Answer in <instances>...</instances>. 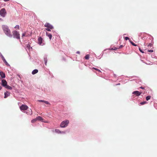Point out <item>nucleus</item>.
Returning a JSON list of instances; mask_svg holds the SVG:
<instances>
[{
	"instance_id": "obj_1",
	"label": "nucleus",
	"mask_w": 157,
	"mask_h": 157,
	"mask_svg": "<svg viewBox=\"0 0 157 157\" xmlns=\"http://www.w3.org/2000/svg\"><path fill=\"white\" fill-rule=\"evenodd\" d=\"M3 30L5 33L10 37H12V35L9 27L6 25H3L2 27Z\"/></svg>"
},
{
	"instance_id": "obj_2",
	"label": "nucleus",
	"mask_w": 157,
	"mask_h": 157,
	"mask_svg": "<svg viewBox=\"0 0 157 157\" xmlns=\"http://www.w3.org/2000/svg\"><path fill=\"white\" fill-rule=\"evenodd\" d=\"M12 33L13 38L17 39H20V35L18 32L16 30H14L12 31Z\"/></svg>"
},
{
	"instance_id": "obj_3",
	"label": "nucleus",
	"mask_w": 157,
	"mask_h": 157,
	"mask_svg": "<svg viewBox=\"0 0 157 157\" xmlns=\"http://www.w3.org/2000/svg\"><path fill=\"white\" fill-rule=\"evenodd\" d=\"M69 123V121L68 120H66L63 121L61 123L60 126L62 128L66 127Z\"/></svg>"
},
{
	"instance_id": "obj_4",
	"label": "nucleus",
	"mask_w": 157,
	"mask_h": 157,
	"mask_svg": "<svg viewBox=\"0 0 157 157\" xmlns=\"http://www.w3.org/2000/svg\"><path fill=\"white\" fill-rule=\"evenodd\" d=\"M6 11L5 8H2L0 10V15L2 17H4L6 14Z\"/></svg>"
},
{
	"instance_id": "obj_5",
	"label": "nucleus",
	"mask_w": 157,
	"mask_h": 157,
	"mask_svg": "<svg viewBox=\"0 0 157 157\" xmlns=\"http://www.w3.org/2000/svg\"><path fill=\"white\" fill-rule=\"evenodd\" d=\"M28 108V106L25 105H22L20 107V109L21 110H26Z\"/></svg>"
},
{
	"instance_id": "obj_6",
	"label": "nucleus",
	"mask_w": 157,
	"mask_h": 157,
	"mask_svg": "<svg viewBox=\"0 0 157 157\" xmlns=\"http://www.w3.org/2000/svg\"><path fill=\"white\" fill-rule=\"evenodd\" d=\"M44 26L47 28H50L51 29H53V27L52 25L48 23H47L44 25Z\"/></svg>"
},
{
	"instance_id": "obj_7",
	"label": "nucleus",
	"mask_w": 157,
	"mask_h": 157,
	"mask_svg": "<svg viewBox=\"0 0 157 157\" xmlns=\"http://www.w3.org/2000/svg\"><path fill=\"white\" fill-rule=\"evenodd\" d=\"M36 119L37 120V121H41L43 122H45V123H47V122L45 121H44V119L43 118L41 117L40 116H38L36 117Z\"/></svg>"
},
{
	"instance_id": "obj_8",
	"label": "nucleus",
	"mask_w": 157,
	"mask_h": 157,
	"mask_svg": "<svg viewBox=\"0 0 157 157\" xmlns=\"http://www.w3.org/2000/svg\"><path fill=\"white\" fill-rule=\"evenodd\" d=\"M132 94L136 95V96H138L141 94V93L137 91H135L133 92Z\"/></svg>"
},
{
	"instance_id": "obj_9",
	"label": "nucleus",
	"mask_w": 157,
	"mask_h": 157,
	"mask_svg": "<svg viewBox=\"0 0 157 157\" xmlns=\"http://www.w3.org/2000/svg\"><path fill=\"white\" fill-rule=\"evenodd\" d=\"M2 85L4 87H5L7 86V82L4 79L2 80Z\"/></svg>"
},
{
	"instance_id": "obj_10",
	"label": "nucleus",
	"mask_w": 157,
	"mask_h": 157,
	"mask_svg": "<svg viewBox=\"0 0 157 157\" xmlns=\"http://www.w3.org/2000/svg\"><path fill=\"white\" fill-rule=\"evenodd\" d=\"M26 113L28 115H31L32 114V111L31 109L27 110Z\"/></svg>"
},
{
	"instance_id": "obj_11",
	"label": "nucleus",
	"mask_w": 157,
	"mask_h": 157,
	"mask_svg": "<svg viewBox=\"0 0 157 157\" xmlns=\"http://www.w3.org/2000/svg\"><path fill=\"white\" fill-rule=\"evenodd\" d=\"M10 93L8 92H6L4 93V98H6L10 95Z\"/></svg>"
},
{
	"instance_id": "obj_12",
	"label": "nucleus",
	"mask_w": 157,
	"mask_h": 157,
	"mask_svg": "<svg viewBox=\"0 0 157 157\" xmlns=\"http://www.w3.org/2000/svg\"><path fill=\"white\" fill-rule=\"evenodd\" d=\"M0 75L2 78H4L5 77V75L3 72H0Z\"/></svg>"
},
{
	"instance_id": "obj_13",
	"label": "nucleus",
	"mask_w": 157,
	"mask_h": 157,
	"mask_svg": "<svg viewBox=\"0 0 157 157\" xmlns=\"http://www.w3.org/2000/svg\"><path fill=\"white\" fill-rule=\"evenodd\" d=\"M42 41V39L41 37H40L38 38V44L40 45L41 44Z\"/></svg>"
},
{
	"instance_id": "obj_14",
	"label": "nucleus",
	"mask_w": 157,
	"mask_h": 157,
	"mask_svg": "<svg viewBox=\"0 0 157 157\" xmlns=\"http://www.w3.org/2000/svg\"><path fill=\"white\" fill-rule=\"evenodd\" d=\"M46 35L49 37V38L50 40L51 39L52 37V35L51 34L49 33L48 32H46Z\"/></svg>"
},
{
	"instance_id": "obj_15",
	"label": "nucleus",
	"mask_w": 157,
	"mask_h": 157,
	"mask_svg": "<svg viewBox=\"0 0 157 157\" xmlns=\"http://www.w3.org/2000/svg\"><path fill=\"white\" fill-rule=\"evenodd\" d=\"M38 72V70L37 69H35L33 70L32 72V74L33 75H34L37 73Z\"/></svg>"
},
{
	"instance_id": "obj_16",
	"label": "nucleus",
	"mask_w": 157,
	"mask_h": 157,
	"mask_svg": "<svg viewBox=\"0 0 157 157\" xmlns=\"http://www.w3.org/2000/svg\"><path fill=\"white\" fill-rule=\"evenodd\" d=\"M5 88H6L8 89H9V90H11L12 89V87L10 86H9L8 85H7L5 87Z\"/></svg>"
},
{
	"instance_id": "obj_17",
	"label": "nucleus",
	"mask_w": 157,
	"mask_h": 157,
	"mask_svg": "<svg viewBox=\"0 0 157 157\" xmlns=\"http://www.w3.org/2000/svg\"><path fill=\"white\" fill-rule=\"evenodd\" d=\"M147 102L146 101H143V102H140V103L139 105H143L145 104H147Z\"/></svg>"
},
{
	"instance_id": "obj_18",
	"label": "nucleus",
	"mask_w": 157,
	"mask_h": 157,
	"mask_svg": "<svg viewBox=\"0 0 157 157\" xmlns=\"http://www.w3.org/2000/svg\"><path fill=\"white\" fill-rule=\"evenodd\" d=\"M3 61L6 64V65L8 66H10L9 64L7 62V61H6V59H3Z\"/></svg>"
},
{
	"instance_id": "obj_19",
	"label": "nucleus",
	"mask_w": 157,
	"mask_h": 157,
	"mask_svg": "<svg viewBox=\"0 0 157 157\" xmlns=\"http://www.w3.org/2000/svg\"><path fill=\"white\" fill-rule=\"evenodd\" d=\"M89 58V55H86L85 56V58L86 59H88Z\"/></svg>"
},
{
	"instance_id": "obj_20",
	"label": "nucleus",
	"mask_w": 157,
	"mask_h": 157,
	"mask_svg": "<svg viewBox=\"0 0 157 157\" xmlns=\"http://www.w3.org/2000/svg\"><path fill=\"white\" fill-rule=\"evenodd\" d=\"M36 121H37V120L36 119V118L35 119H33L31 121V122L32 123H34L35 122H36Z\"/></svg>"
},
{
	"instance_id": "obj_21",
	"label": "nucleus",
	"mask_w": 157,
	"mask_h": 157,
	"mask_svg": "<svg viewBox=\"0 0 157 157\" xmlns=\"http://www.w3.org/2000/svg\"><path fill=\"white\" fill-rule=\"evenodd\" d=\"M151 96H148L146 97V100L147 101H148L150 100L151 98Z\"/></svg>"
},
{
	"instance_id": "obj_22",
	"label": "nucleus",
	"mask_w": 157,
	"mask_h": 157,
	"mask_svg": "<svg viewBox=\"0 0 157 157\" xmlns=\"http://www.w3.org/2000/svg\"><path fill=\"white\" fill-rule=\"evenodd\" d=\"M44 63L46 65H47V57H45L44 58Z\"/></svg>"
},
{
	"instance_id": "obj_23",
	"label": "nucleus",
	"mask_w": 157,
	"mask_h": 157,
	"mask_svg": "<svg viewBox=\"0 0 157 157\" xmlns=\"http://www.w3.org/2000/svg\"><path fill=\"white\" fill-rule=\"evenodd\" d=\"M55 131L56 132L58 133H61V132L59 129H55Z\"/></svg>"
},
{
	"instance_id": "obj_24",
	"label": "nucleus",
	"mask_w": 157,
	"mask_h": 157,
	"mask_svg": "<svg viewBox=\"0 0 157 157\" xmlns=\"http://www.w3.org/2000/svg\"><path fill=\"white\" fill-rule=\"evenodd\" d=\"M16 29H19V25H16L14 27Z\"/></svg>"
},
{
	"instance_id": "obj_25",
	"label": "nucleus",
	"mask_w": 157,
	"mask_h": 157,
	"mask_svg": "<svg viewBox=\"0 0 157 157\" xmlns=\"http://www.w3.org/2000/svg\"><path fill=\"white\" fill-rule=\"evenodd\" d=\"M130 43H131V44L133 46H137V45L135 44V43H134L133 42H132V41H130Z\"/></svg>"
},
{
	"instance_id": "obj_26",
	"label": "nucleus",
	"mask_w": 157,
	"mask_h": 157,
	"mask_svg": "<svg viewBox=\"0 0 157 157\" xmlns=\"http://www.w3.org/2000/svg\"><path fill=\"white\" fill-rule=\"evenodd\" d=\"M152 44L151 43H150L148 45L147 47L149 48H151L152 46Z\"/></svg>"
},
{
	"instance_id": "obj_27",
	"label": "nucleus",
	"mask_w": 157,
	"mask_h": 157,
	"mask_svg": "<svg viewBox=\"0 0 157 157\" xmlns=\"http://www.w3.org/2000/svg\"><path fill=\"white\" fill-rule=\"evenodd\" d=\"M92 69H95V70H96V71H97L99 72H101V71L100 70H99V69H98L96 68H94V67H93L92 68Z\"/></svg>"
},
{
	"instance_id": "obj_28",
	"label": "nucleus",
	"mask_w": 157,
	"mask_h": 157,
	"mask_svg": "<svg viewBox=\"0 0 157 157\" xmlns=\"http://www.w3.org/2000/svg\"><path fill=\"white\" fill-rule=\"evenodd\" d=\"M25 36H26V33H24L22 34V37Z\"/></svg>"
},
{
	"instance_id": "obj_29",
	"label": "nucleus",
	"mask_w": 157,
	"mask_h": 157,
	"mask_svg": "<svg viewBox=\"0 0 157 157\" xmlns=\"http://www.w3.org/2000/svg\"><path fill=\"white\" fill-rule=\"evenodd\" d=\"M30 47V46L29 44H27L26 45V47L28 49H29Z\"/></svg>"
},
{
	"instance_id": "obj_30",
	"label": "nucleus",
	"mask_w": 157,
	"mask_h": 157,
	"mask_svg": "<svg viewBox=\"0 0 157 157\" xmlns=\"http://www.w3.org/2000/svg\"><path fill=\"white\" fill-rule=\"evenodd\" d=\"M51 29H50V28H46V29H46V30H47V31H51Z\"/></svg>"
},
{
	"instance_id": "obj_31",
	"label": "nucleus",
	"mask_w": 157,
	"mask_h": 157,
	"mask_svg": "<svg viewBox=\"0 0 157 157\" xmlns=\"http://www.w3.org/2000/svg\"><path fill=\"white\" fill-rule=\"evenodd\" d=\"M44 103H45L47 104H50L49 103L48 101H44Z\"/></svg>"
},
{
	"instance_id": "obj_32",
	"label": "nucleus",
	"mask_w": 157,
	"mask_h": 157,
	"mask_svg": "<svg viewBox=\"0 0 157 157\" xmlns=\"http://www.w3.org/2000/svg\"><path fill=\"white\" fill-rule=\"evenodd\" d=\"M139 50L142 53H144V52L141 50L140 48H139Z\"/></svg>"
},
{
	"instance_id": "obj_33",
	"label": "nucleus",
	"mask_w": 157,
	"mask_h": 157,
	"mask_svg": "<svg viewBox=\"0 0 157 157\" xmlns=\"http://www.w3.org/2000/svg\"><path fill=\"white\" fill-rule=\"evenodd\" d=\"M129 37H125V39L126 40H129Z\"/></svg>"
},
{
	"instance_id": "obj_34",
	"label": "nucleus",
	"mask_w": 157,
	"mask_h": 157,
	"mask_svg": "<svg viewBox=\"0 0 157 157\" xmlns=\"http://www.w3.org/2000/svg\"><path fill=\"white\" fill-rule=\"evenodd\" d=\"M1 56L2 59V60H3V59H5L4 57L2 55V54H1Z\"/></svg>"
},
{
	"instance_id": "obj_35",
	"label": "nucleus",
	"mask_w": 157,
	"mask_h": 157,
	"mask_svg": "<svg viewBox=\"0 0 157 157\" xmlns=\"http://www.w3.org/2000/svg\"><path fill=\"white\" fill-rule=\"evenodd\" d=\"M147 51L148 52H153V50H148Z\"/></svg>"
},
{
	"instance_id": "obj_36",
	"label": "nucleus",
	"mask_w": 157,
	"mask_h": 157,
	"mask_svg": "<svg viewBox=\"0 0 157 157\" xmlns=\"http://www.w3.org/2000/svg\"><path fill=\"white\" fill-rule=\"evenodd\" d=\"M38 101L40 102H44V101L43 100H39Z\"/></svg>"
},
{
	"instance_id": "obj_37",
	"label": "nucleus",
	"mask_w": 157,
	"mask_h": 157,
	"mask_svg": "<svg viewBox=\"0 0 157 157\" xmlns=\"http://www.w3.org/2000/svg\"><path fill=\"white\" fill-rule=\"evenodd\" d=\"M123 46L122 45H121L119 47L120 48H121L123 47Z\"/></svg>"
},
{
	"instance_id": "obj_38",
	"label": "nucleus",
	"mask_w": 157,
	"mask_h": 157,
	"mask_svg": "<svg viewBox=\"0 0 157 157\" xmlns=\"http://www.w3.org/2000/svg\"><path fill=\"white\" fill-rule=\"evenodd\" d=\"M76 53H77V54H80V52H79V51H78V52H76Z\"/></svg>"
},
{
	"instance_id": "obj_39",
	"label": "nucleus",
	"mask_w": 157,
	"mask_h": 157,
	"mask_svg": "<svg viewBox=\"0 0 157 157\" xmlns=\"http://www.w3.org/2000/svg\"><path fill=\"white\" fill-rule=\"evenodd\" d=\"M10 0H4V1L5 2H7V1H9Z\"/></svg>"
},
{
	"instance_id": "obj_40",
	"label": "nucleus",
	"mask_w": 157,
	"mask_h": 157,
	"mask_svg": "<svg viewBox=\"0 0 157 157\" xmlns=\"http://www.w3.org/2000/svg\"><path fill=\"white\" fill-rule=\"evenodd\" d=\"M2 89V87L1 86H0V90Z\"/></svg>"
},
{
	"instance_id": "obj_41",
	"label": "nucleus",
	"mask_w": 157,
	"mask_h": 157,
	"mask_svg": "<svg viewBox=\"0 0 157 157\" xmlns=\"http://www.w3.org/2000/svg\"><path fill=\"white\" fill-rule=\"evenodd\" d=\"M140 88H141L142 89H144V88L143 87H140Z\"/></svg>"
},
{
	"instance_id": "obj_42",
	"label": "nucleus",
	"mask_w": 157,
	"mask_h": 157,
	"mask_svg": "<svg viewBox=\"0 0 157 157\" xmlns=\"http://www.w3.org/2000/svg\"><path fill=\"white\" fill-rule=\"evenodd\" d=\"M113 50H116V48H115V49H114Z\"/></svg>"
},
{
	"instance_id": "obj_43",
	"label": "nucleus",
	"mask_w": 157,
	"mask_h": 157,
	"mask_svg": "<svg viewBox=\"0 0 157 157\" xmlns=\"http://www.w3.org/2000/svg\"><path fill=\"white\" fill-rule=\"evenodd\" d=\"M113 50H116V48H115V49H114Z\"/></svg>"
},
{
	"instance_id": "obj_44",
	"label": "nucleus",
	"mask_w": 157,
	"mask_h": 157,
	"mask_svg": "<svg viewBox=\"0 0 157 157\" xmlns=\"http://www.w3.org/2000/svg\"><path fill=\"white\" fill-rule=\"evenodd\" d=\"M1 54H1V53L0 52V56L1 55Z\"/></svg>"
}]
</instances>
